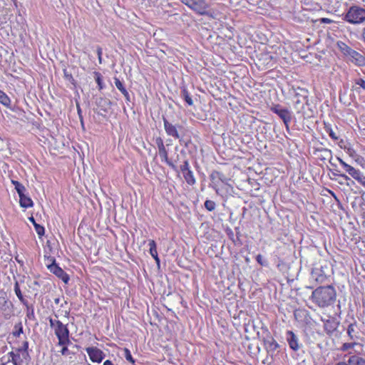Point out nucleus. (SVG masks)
<instances>
[{"mask_svg": "<svg viewBox=\"0 0 365 365\" xmlns=\"http://www.w3.org/2000/svg\"><path fill=\"white\" fill-rule=\"evenodd\" d=\"M336 297V290L331 285L319 287L314 289L312 294V302L319 307L331 305L335 302Z\"/></svg>", "mask_w": 365, "mask_h": 365, "instance_id": "1", "label": "nucleus"}, {"mask_svg": "<svg viewBox=\"0 0 365 365\" xmlns=\"http://www.w3.org/2000/svg\"><path fill=\"white\" fill-rule=\"evenodd\" d=\"M342 19L353 25L363 24L365 22V9L353 5L344 14Z\"/></svg>", "mask_w": 365, "mask_h": 365, "instance_id": "2", "label": "nucleus"}, {"mask_svg": "<svg viewBox=\"0 0 365 365\" xmlns=\"http://www.w3.org/2000/svg\"><path fill=\"white\" fill-rule=\"evenodd\" d=\"M346 333L349 340L361 342L364 345V332L361 330L359 323L354 319H352V322H349L346 329Z\"/></svg>", "mask_w": 365, "mask_h": 365, "instance_id": "3", "label": "nucleus"}, {"mask_svg": "<svg viewBox=\"0 0 365 365\" xmlns=\"http://www.w3.org/2000/svg\"><path fill=\"white\" fill-rule=\"evenodd\" d=\"M329 267L326 261L316 264L312 269L311 277L318 283H323L327 279Z\"/></svg>", "mask_w": 365, "mask_h": 365, "instance_id": "4", "label": "nucleus"}, {"mask_svg": "<svg viewBox=\"0 0 365 365\" xmlns=\"http://www.w3.org/2000/svg\"><path fill=\"white\" fill-rule=\"evenodd\" d=\"M181 3L188 6L200 15H209V5L205 0H180Z\"/></svg>", "mask_w": 365, "mask_h": 365, "instance_id": "5", "label": "nucleus"}, {"mask_svg": "<svg viewBox=\"0 0 365 365\" xmlns=\"http://www.w3.org/2000/svg\"><path fill=\"white\" fill-rule=\"evenodd\" d=\"M262 341L267 354L272 357L279 345L267 329L265 330V336L262 337Z\"/></svg>", "mask_w": 365, "mask_h": 365, "instance_id": "6", "label": "nucleus"}, {"mask_svg": "<svg viewBox=\"0 0 365 365\" xmlns=\"http://www.w3.org/2000/svg\"><path fill=\"white\" fill-rule=\"evenodd\" d=\"M270 110L282 120L287 129H288L289 123L292 120L291 112L287 108H284L279 104L272 106Z\"/></svg>", "mask_w": 365, "mask_h": 365, "instance_id": "7", "label": "nucleus"}, {"mask_svg": "<svg viewBox=\"0 0 365 365\" xmlns=\"http://www.w3.org/2000/svg\"><path fill=\"white\" fill-rule=\"evenodd\" d=\"M50 261L51 263L47 265L49 271L61 279L65 284H68L70 279L69 275L56 263L55 258L51 257Z\"/></svg>", "mask_w": 365, "mask_h": 365, "instance_id": "8", "label": "nucleus"}, {"mask_svg": "<svg viewBox=\"0 0 365 365\" xmlns=\"http://www.w3.org/2000/svg\"><path fill=\"white\" fill-rule=\"evenodd\" d=\"M356 347H359L361 349H363L364 344L361 342H357L356 341L349 340L346 342L343 343L339 348V350L341 352H346V355L350 356L351 355H356L354 353L356 352L355 350Z\"/></svg>", "mask_w": 365, "mask_h": 365, "instance_id": "9", "label": "nucleus"}, {"mask_svg": "<svg viewBox=\"0 0 365 365\" xmlns=\"http://www.w3.org/2000/svg\"><path fill=\"white\" fill-rule=\"evenodd\" d=\"M314 155L323 162L329 160V163L332 166H336V165L332 162V152L331 150L324 148H314Z\"/></svg>", "mask_w": 365, "mask_h": 365, "instance_id": "10", "label": "nucleus"}, {"mask_svg": "<svg viewBox=\"0 0 365 365\" xmlns=\"http://www.w3.org/2000/svg\"><path fill=\"white\" fill-rule=\"evenodd\" d=\"M163 124L165 130L168 135L172 136L175 139L180 138V134L178 133V129L182 128L180 125H173L170 123L165 118H163Z\"/></svg>", "mask_w": 365, "mask_h": 365, "instance_id": "11", "label": "nucleus"}, {"mask_svg": "<svg viewBox=\"0 0 365 365\" xmlns=\"http://www.w3.org/2000/svg\"><path fill=\"white\" fill-rule=\"evenodd\" d=\"M86 351L93 362L100 363L105 357L104 353L97 347H88Z\"/></svg>", "mask_w": 365, "mask_h": 365, "instance_id": "12", "label": "nucleus"}, {"mask_svg": "<svg viewBox=\"0 0 365 365\" xmlns=\"http://www.w3.org/2000/svg\"><path fill=\"white\" fill-rule=\"evenodd\" d=\"M210 180L214 184L213 187L215 189L216 192H218L217 184L220 181L223 183H227L228 178L221 172L213 170L210 175Z\"/></svg>", "mask_w": 365, "mask_h": 365, "instance_id": "13", "label": "nucleus"}, {"mask_svg": "<svg viewBox=\"0 0 365 365\" xmlns=\"http://www.w3.org/2000/svg\"><path fill=\"white\" fill-rule=\"evenodd\" d=\"M335 365H365V359L359 355H351L346 361H339Z\"/></svg>", "mask_w": 365, "mask_h": 365, "instance_id": "14", "label": "nucleus"}, {"mask_svg": "<svg viewBox=\"0 0 365 365\" xmlns=\"http://www.w3.org/2000/svg\"><path fill=\"white\" fill-rule=\"evenodd\" d=\"M349 60L351 63L357 66H365V56L361 55L358 51L353 50L351 55L349 56Z\"/></svg>", "mask_w": 365, "mask_h": 365, "instance_id": "15", "label": "nucleus"}, {"mask_svg": "<svg viewBox=\"0 0 365 365\" xmlns=\"http://www.w3.org/2000/svg\"><path fill=\"white\" fill-rule=\"evenodd\" d=\"M287 340L292 350L297 351L299 349L298 338L292 331H287Z\"/></svg>", "mask_w": 365, "mask_h": 365, "instance_id": "16", "label": "nucleus"}, {"mask_svg": "<svg viewBox=\"0 0 365 365\" xmlns=\"http://www.w3.org/2000/svg\"><path fill=\"white\" fill-rule=\"evenodd\" d=\"M158 153L162 161H165L172 169L178 173L177 167L169 160L168 153L165 147L158 149Z\"/></svg>", "mask_w": 365, "mask_h": 365, "instance_id": "17", "label": "nucleus"}, {"mask_svg": "<svg viewBox=\"0 0 365 365\" xmlns=\"http://www.w3.org/2000/svg\"><path fill=\"white\" fill-rule=\"evenodd\" d=\"M96 103L101 110L106 113L108 111L111 106V101L109 99L101 97L96 99Z\"/></svg>", "mask_w": 365, "mask_h": 365, "instance_id": "18", "label": "nucleus"}, {"mask_svg": "<svg viewBox=\"0 0 365 365\" xmlns=\"http://www.w3.org/2000/svg\"><path fill=\"white\" fill-rule=\"evenodd\" d=\"M54 331L57 338L69 336V330L67 326L63 323H57V327H55Z\"/></svg>", "mask_w": 365, "mask_h": 365, "instance_id": "19", "label": "nucleus"}, {"mask_svg": "<svg viewBox=\"0 0 365 365\" xmlns=\"http://www.w3.org/2000/svg\"><path fill=\"white\" fill-rule=\"evenodd\" d=\"M115 81V85L117 87V88L122 93V94L124 96L127 104H129L130 103V96L126 88H125L123 82H121L118 78H114Z\"/></svg>", "mask_w": 365, "mask_h": 365, "instance_id": "20", "label": "nucleus"}, {"mask_svg": "<svg viewBox=\"0 0 365 365\" xmlns=\"http://www.w3.org/2000/svg\"><path fill=\"white\" fill-rule=\"evenodd\" d=\"M346 173H349L353 178L357 180L359 183L362 185H365V177L362 175L359 170L355 169L354 167H351L349 171Z\"/></svg>", "mask_w": 365, "mask_h": 365, "instance_id": "21", "label": "nucleus"}, {"mask_svg": "<svg viewBox=\"0 0 365 365\" xmlns=\"http://www.w3.org/2000/svg\"><path fill=\"white\" fill-rule=\"evenodd\" d=\"M148 245L150 247V254L155 259L158 264H160V259L158 255L156 243L154 240H149Z\"/></svg>", "mask_w": 365, "mask_h": 365, "instance_id": "22", "label": "nucleus"}, {"mask_svg": "<svg viewBox=\"0 0 365 365\" xmlns=\"http://www.w3.org/2000/svg\"><path fill=\"white\" fill-rule=\"evenodd\" d=\"M19 203L21 207L27 208L33 206L34 203L32 200L25 194L19 195Z\"/></svg>", "mask_w": 365, "mask_h": 365, "instance_id": "23", "label": "nucleus"}, {"mask_svg": "<svg viewBox=\"0 0 365 365\" xmlns=\"http://www.w3.org/2000/svg\"><path fill=\"white\" fill-rule=\"evenodd\" d=\"M337 46L341 52L346 56H349L354 49L342 41L337 42Z\"/></svg>", "mask_w": 365, "mask_h": 365, "instance_id": "24", "label": "nucleus"}, {"mask_svg": "<svg viewBox=\"0 0 365 365\" xmlns=\"http://www.w3.org/2000/svg\"><path fill=\"white\" fill-rule=\"evenodd\" d=\"M14 292L20 302L24 305H27L28 301L24 297L19 287V284L17 281L14 284Z\"/></svg>", "mask_w": 365, "mask_h": 365, "instance_id": "25", "label": "nucleus"}, {"mask_svg": "<svg viewBox=\"0 0 365 365\" xmlns=\"http://www.w3.org/2000/svg\"><path fill=\"white\" fill-rule=\"evenodd\" d=\"M337 326H338V323H336L334 321H332V322L328 321L324 324V329H325L327 334H333V332L334 331H336Z\"/></svg>", "mask_w": 365, "mask_h": 365, "instance_id": "26", "label": "nucleus"}, {"mask_svg": "<svg viewBox=\"0 0 365 365\" xmlns=\"http://www.w3.org/2000/svg\"><path fill=\"white\" fill-rule=\"evenodd\" d=\"M29 220L30 222H31L35 227V230L38 235L39 237H41L44 235L45 229L43 226L40 225L39 224L36 223L34 217L31 216L29 217Z\"/></svg>", "mask_w": 365, "mask_h": 365, "instance_id": "27", "label": "nucleus"}, {"mask_svg": "<svg viewBox=\"0 0 365 365\" xmlns=\"http://www.w3.org/2000/svg\"><path fill=\"white\" fill-rule=\"evenodd\" d=\"M182 174L187 184L192 185L195 183V178L193 175L192 171L190 169L186 172H184Z\"/></svg>", "mask_w": 365, "mask_h": 365, "instance_id": "28", "label": "nucleus"}, {"mask_svg": "<svg viewBox=\"0 0 365 365\" xmlns=\"http://www.w3.org/2000/svg\"><path fill=\"white\" fill-rule=\"evenodd\" d=\"M180 96L189 106L193 105V101L185 87L182 88Z\"/></svg>", "mask_w": 365, "mask_h": 365, "instance_id": "29", "label": "nucleus"}, {"mask_svg": "<svg viewBox=\"0 0 365 365\" xmlns=\"http://www.w3.org/2000/svg\"><path fill=\"white\" fill-rule=\"evenodd\" d=\"M29 342L27 341H25L23 342L22 346L21 348H19L17 349V352L19 354V352H21L22 357L25 359H26L29 356Z\"/></svg>", "mask_w": 365, "mask_h": 365, "instance_id": "30", "label": "nucleus"}, {"mask_svg": "<svg viewBox=\"0 0 365 365\" xmlns=\"http://www.w3.org/2000/svg\"><path fill=\"white\" fill-rule=\"evenodd\" d=\"M0 103L7 108L11 107V100L9 97L1 90H0Z\"/></svg>", "mask_w": 365, "mask_h": 365, "instance_id": "31", "label": "nucleus"}, {"mask_svg": "<svg viewBox=\"0 0 365 365\" xmlns=\"http://www.w3.org/2000/svg\"><path fill=\"white\" fill-rule=\"evenodd\" d=\"M93 75L95 81L98 86L99 90H102L103 88V76L101 75V73L97 71L93 72Z\"/></svg>", "mask_w": 365, "mask_h": 365, "instance_id": "32", "label": "nucleus"}, {"mask_svg": "<svg viewBox=\"0 0 365 365\" xmlns=\"http://www.w3.org/2000/svg\"><path fill=\"white\" fill-rule=\"evenodd\" d=\"M22 333H23V326H22L21 322H19L18 324H15L12 334L14 336L19 337L20 336V334Z\"/></svg>", "mask_w": 365, "mask_h": 365, "instance_id": "33", "label": "nucleus"}, {"mask_svg": "<svg viewBox=\"0 0 365 365\" xmlns=\"http://www.w3.org/2000/svg\"><path fill=\"white\" fill-rule=\"evenodd\" d=\"M7 357H10L11 361L16 364H21L19 361H21L20 354L17 352L15 354L14 352L11 351L9 353V356Z\"/></svg>", "mask_w": 365, "mask_h": 365, "instance_id": "34", "label": "nucleus"}, {"mask_svg": "<svg viewBox=\"0 0 365 365\" xmlns=\"http://www.w3.org/2000/svg\"><path fill=\"white\" fill-rule=\"evenodd\" d=\"M204 205H205V207L208 211H213L215 209V207H216L215 202L214 201L210 200H207L205 202Z\"/></svg>", "mask_w": 365, "mask_h": 365, "instance_id": "35", "label": "nucleus"}, {"mask_svg": "<svg viewBox=\"0 0 365 365\" xmlns=\"http://www.w3.org/2000/svg\"><path fill=\"white\" fill-rule=\"evenodd\" d=\"M123 351H124V356L126 359V360L128 361L129 362H130L131 364H134L135 359L133 358L130 350L127 348H125Z\"/></svg>", "mask_w": 365, "mask_h": 365, "instance_id": "36", "label": "nucleus"}, {"mask_svg": "<svg viewBox=\"0 0 365 365\" xmlns=\"http://www.w3.org/2000/svg\"><path fill=\"white\" fill-rule=\"evenodd\" d=\"M64 78L66 81H69L71 84L76 85V81L71 73H68L66 69L63 70Z\"/></svg>", "mask_w": 365, "mask_h": 365, "instance_id": "37", "label": "nucleus"}, {"mask_svg": "<svg viewBox=\"0 0 365 365\" xmlns=\"http://www.w3.org/2000/svg\"><path fill=\"white\" fill-rule=\"evenodd\" d=\"M58 345L62 346L63 347L66 346V345L70 343L69 336L60 337V338H58Z\"/></svg>", "mask_w": 365, "mask_h": 365, "instance_id": "38", "label": "nucleus"}, {"mask_svg": "<svg viewBox=\"0 0 365 365\" xmlns=\"http://www.w3.org/2000/svg\"><path fill=\"white\" fill-rule=\"evenodd\" d=\"M5 359H6V356H4L1 359V365H21V364H16V362L14 363V362L11 361L10 357H7L6 361H4Z\"/></svg>", "mask_w": 365, "mask_h": 365, "instance_id": "39", "label": "nucleus"}, {"mask_svg": "<svg viewBox=\"0 0 365 365\" xmlns=\"http://www.w3.org/2000/svg\"><path fill=\"white\" fill-rule=\"evenodd\" d=\"M337 160L339 162V163L342 165V167L344 168V169L345 170L346 172L349 171V170L350 169V168L351 167V165H348L346 163H345L342 159H341L340 158L337 157L336 158Z\"/></svg>", "mask_w": 365, "mask_h": 365, "instance_id": "40", "label": "nucleus"}, {"mask_svg": "<svg viewBox=\"0 0 365 365\" xmlns=\"http://www.w3.org/2000/svg\"><path fill=\"white\" fill-rule=\"evenodd\" d=\"M15 190H16L19 196L24 194V192L26 191V187L21 183L19 184V185L15 187Z\"/></svg>", "mask_w": 365, "mask_h": 365, "instance_id": "41", "label": "nucleus"}, {"mask_svg": "<svg viewBox=\"0 0 365 365\" xmlns=\"http://www.w3.org/2000/svg\"><path fill=\"white\" fill-rule=\"evenodd\" d=\"M256 260L262 266L267 265V262L263 259V256L260 254L257 255Z\"/></svg>", "mask_w": 365, "mask_h": 365, "instance_id": "42", "label": "nucleus"}, {"mask_svg": "<svg viewBox=\"0 0 365 365\" xmlns=\"http://www.w3.org/2000/svg\"><path fill=\"white\" fill-rule=\"evenodd\" d=\"M190 170V166H189L188 160H185L183 162V164L182 165H180V170L182 173H184V172H186L187 170Z\"/></svg>", "mask_w": 365, "mask_h": 365, "instance_id": "43", "label": "nucleus"}, {"mask_svg": "<svg viewBox=\"0 0 365 365\" xmlns=\"http://www.w3.org/2000/svg\"><path fill=\"white\" fill-rule=\"evenodd\" d=\"M76 107H77L78 115V117H79V119L81 121V124L82 127H83L84 123H83V115H82V110H81L78 103H77Z\"/></svg>", "mask_w": 365, "mask_h": 365, "instance_id": "44", "label": "nucleus"}, {"mask_svg": "<svg viewBox=\"0 0 365 365\" xmlns=\"http://www.w3.org/2000/svg\"><path fill=\"white\" fill-rule=\"evenodd\" d=\"M155 143H156L158 149L165 147L164 143H163V139L160 137L156 138Z\"/></svg>", "mask_w": 365, "mask_h": 365, "instance_id": "45", "label": "nucleus"}, {"mask_svg": "<svg viewBox=\"0 0 365 365\" xmlns=\"http://www.w3.org/2000/svg\"><path fill=\"white\" fill-rule=\"evenodd\" d=\"M337 173H333V175H335V176H339V177H341L344 180H350V178L346 175V174H344V173H339V171L336 170Z\"/></svg>", "mask_w": 365, "mask_h": 365, "instance_id": "46", "label": "nucleus"}, {"mask_svg": "<svg viewBox=\"0 0 365 365\" xmlns=\"http://www.w3.org/2000/svg\"><path fill=\"white\" fill-rule=\"evenodd\" d=\"M57 323H62L59 320H55L52 318H49V324L51 328H53L55 329V327H57Z\"/></svg>", "mask_w": 365, "mask_h": 365, "instance_id": "47", "label": "nucleus"}, {"mask_svg": "<svg viewBox=\"0 0 365 365\" xmlns=\"http://www.w3.org/2000/svg\"><path fill=\"white\" fill-rule=\"evenodd\" d=\"M355 83L361 87L364 90H365V81L362 78H359L356 80Z\"/></svg>", "mask_w": 365, "mask_h": 365, "instance_id": "48", "label": "nucleus"}, {"mask_svg": "<svg viewBox=\"0 0 365 365\" xmlns=\"http://www.w3.org/2000/svg\"><path fill=\"white\" fill-rule=\"evenodd\" d=\"M329 135L333 139V140H337L338 136L332 130L331 128H329L328 130Z\"/></svg>", "mask_w": 365, "mask_h": 365, "instance_id": "49", "label": "nucleus"}, {"mask_svg": "<svg viewBox=\"0 0 365 365\" xmlns=\"http://www.w3.org/2000/svg\"><path fill=\"white\" fill-rule=\"evenodd\" d=\"M7 304L4 297H0V309Z\"/></svg>", "mask_w": 365, "mask_h": 365, "instance_id": "50", "label": "nucleus"}, {"mask_svg": "<svg viewBox=\"0 0 365 365\" xmlns=\"http://www.w3.org/2000/svg\"><path fill=\"white\" fill-rule=\"evenodd\" d=\"M61 353L62 355H66L68 354L70 351L67 346H63L61 351Z\"/></svg>", "mask_w": 365, "mask_h": 365, "instance_id": "51", "label": "nucleus"}, {"mask_svg": "<svg viewBox=\"0 0 365 365\" xmlns=\"http://www.w3.org/2000/svg\"><path fill=\"white\" fill-rule=\"evenodd\" d=\"M96 53H97L98 57L102 56V54H103L102 48L100 47V46H98L97 47V50H96Z\"/></svg>", "mask_w": 365, "mask_h": 365, "instance_id": "52", "label": "nucleus"}, {"mask_svg": "<svg viewBox=\"0 0 365 365\" xmlns=\"http://www.w3.org/2000/svg\"><path fill=\"white\" fill-rule=\"evenodd\" d=\"M302 96L304 97V98L307 101V93H308V91L307 90H304V89H302Z\"/></svg>", "mask_w": 365, "mask_h": 365, "instance_id": "53", "label": "nucleus"}, {"mask_svg": "<svg viewBox=\"0 0 365 365\" xmlns=\"http://www.w3.org/2000/svg\"><path fill=\"white\" fill-rule=\"evenodd\" d=\"M322 23H326V24H330L332 22V21L329 19H327V18H323L322 19Z\"/></svg>", "mask_w": 365, "mask_h": 365, "instance_id": "54", "label": "nucleus"}, {"mask_svg": "<svg viewBox=\"0 0 365 365\" xmlns=\"http://www.w3.org/2000/svg\"><path fill=\"white\" fill-rule=\"evenodd\" d=\"M11 182L14 185L15 187H17L18 185H19V184H21L19 182H18L16 180H11Z\"/></svg>", "mask_w": 365, "mask_h": 365, "instance_id": "55", "label": "nucleus"}, {"mask_svg": "<svg viewBox=\"0 0 365 365\" xmlns=\"http://www.w3.org/2000/svg\"><path fill=\"white\" fill-rule=\"evenodd\" d=\"M103 365H113V364L112 363L111 361L106 360V361H104Z\"/></svg>", "mask_w": 365, "mask_h": 365, "instance_id": "56", "label": "nucleus"}, {"mask_svg": "<svg viewBox=\"0 0 365 365\" xmlns=\"http://www.w3.org/2000/svg\"><path fill=\"white\" fill-rule=\"evenodd\" d=\"M361 36H362V38H363V40H364V41L365 43V27L362 30Z\"/></svg>", "mask_w": 365, "mask_h": 365, "instance_id": "57", "label": "nucleus"}, {"mask_svg": "<svg viewBox=\"0 0 365 365\" xmlns=\"http://www.w3.org/2000/svg\"><path fill=\"white\" fill-rule=\"evenodd\" d=\"M354 153V150L353 149H348V153L350 155H353V153Z\"/></svg>", "mask_w": 365, "mask_h": 365, "instance_id": "58", "label": "nucleus"}, {"mask_svg": "<svg viewBox=\"0 0 365 365\" xmlns=\"http://www.w3.org/2000/svg\"><path fill=\"white\" fill-rule=\"evenodd\" d=\"M31 284H34V285H36V286H39V282L36 280L34 281L31 282Z\"/></svg>", "mask_w": 365, "mask_h": 365, "instance_id": "59", "label": "nucleus"}, {"mask_svg": "<svg viewBox=\"0 0 365 365\" xmlns=\"http://www.w3.org/2000/svg\"><path fill=\"white\" fill-rule=\"evenodd\" d=\"M59 302H60V299H59V298H56V299H54V302H55L56 304H58L59 303Z\"/></svg>", "mask_w": 365, "mask_h": 365, "instance_id": "60", "label": "nucleus"}, {"mask_svg": "<svg viewBox=\"0 0 365 365\" xmlns=\"http://www.w3.org/2000/svg\"><path fill=\"white\" fill-rule=\"evenodd\" d=\"M100 63H102V56L98 57Z\"/></svg>", "mask_w": 365, "mask_h": 365, "instance_id": "61", "label": "nucleus"}, {"mask_svg": "<svg viewBox=\"0 0 365 365\" xmlns=\"http://www.w3.org/2000/svg\"><path fill=\"white\" fill-rule=\"evenodd\" d=\"M295 103H296V104H299V103H300V101L298 99V100L296 101Z\"/></svg>", "mask_w": 365, "mask_h": 365, "instance_id": "62", "label": "nucleus"}, {"mask_svg": "<svg viewBox=\"0 0 365 365\" xmlns=\"http://www.w3.org/2000/svg\"><path fill=\"white\" fill-rule=\"evenodd\" d=\"M14 4H16V0H11Z\"/></svg>", "mask_w": 365, "mask_h": 365, "instance_id": "63", "label": "nucleus"}]
</instances>
